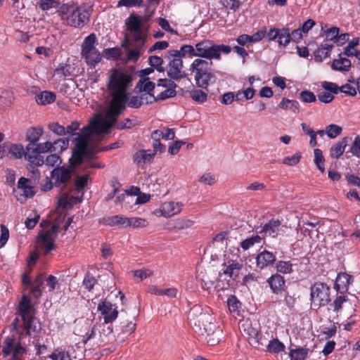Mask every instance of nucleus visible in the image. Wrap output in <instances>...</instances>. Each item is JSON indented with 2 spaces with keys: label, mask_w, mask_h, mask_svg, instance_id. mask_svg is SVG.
Segmentation results:
<instances>
[{
  "label": "nucleus",
  "mask_w": 360,
  "mask_h": 360,
  "mask_svg": "<svg viewBox=\"0 0 360 360\" xmlns=\"http://www.w3.org/2000/svg\"><path fill=\"white\" fill-rule=\"evenodd\" d=\"M98 343L101 345L109 342V337L113 332L112 323H105L103 322L101 324H98Z\"/></svg>",
  "instance_id": "nucleus-23"
},
{
  "label": "nucleus",
  "mask_w": 360,
  "mask_h": 360,
  "mask_svg": "<svg viewBox=\"0 0 360 360\" xmlns=\"http://www.w3.org/2000/svg\"><path fill=\"white\" fill-rule=\"evenodd\" d=\"M333 48L332 44H321L314 53L315 59L321 62L323 58H327Z\"/></svg>",
  "instance_id": "nucleus-34"
},
{
  "label": "nucleus",
  "mask_w": 360,
  "mask_h": 360,
  "mask_svg": "<svg viewBox=\"0 0 360 360\" xmlns=\"http://www.w3.org/2000/svg\"><path fill=\"white\" fill-rule=\"evenodd\" d=\"M96 283V280L93 276L90 274H86L83 281L84 286L89 291L94 288Z\"/></svg>",
  "instance_id": "nucleus-61"
},
{
  "label": "nucleus",
  "mask_w": 360,
  "mask_h": 360,
  "mask_svg": "<svg viewBox=\"0 0 360 360\" xmlns=\"http://www.w3.org/2000/svg\"><path fill=\"white\" fill-rule=\"evenodd\" d=\"M351 142L352 137L345 136L333 145L330 148L331 158L340 157L345 152L346 147L349 146Z\"/></svg>",
  "instance_id": "nucleus-22"
},
{
  "label": "nucleus",
  "mask_w": 360,
  "mask_h": 360,
  "mask_svg": "<svg viewBox=\"0 0 360 360\" xmlns=\"http://www.w3.org/2000/svg\"><path fill=\"white\" fill-rule=\"evenodd\" d=\"M57 12L63 24L77 28L83 27L90 20V13L75 3L63 4Z\"/></svg>",
  "instance_id": "nucleus-3"
},
{
  "label": "nucleus",
  "mask_w": 360,
  "mask_h": 360,
  "mask_svg": "<svg viewBox=\"0 0 360 360\" xmlns=\"http://www.w3.org/2000/svg\"><path fill=\"white\" fill-rule=\"evenodd\" d=\"M160 135H162L160 129L154 130L151 133L153 152L150 150H141V153H143L141 158H153L155 155H160L165 151L166 146L160 142Z\"/></svg>",
  "instance_id": "nucleus-16"
},
{
  "label": "nucleus",
  "mask_w": 360,
  "mask_h": 360,
  "mask_svg": "<svg viewBox=\"0 0 360 360\" xmlns=\"http://www.w3.org/2000/svg\"><path fill=\"white\" fill-rule=\"evenodd\" d=\"M300 98L304 102V103H313L315 102L316 100L315 94L308 90L302 91L300 94Z\"/></svg>",
  "instance_id": "nucleus-53"
},
{
  "label": "nucleus",
  "mask_w": 360,
  "mask_h": 360,
  "mask_svg": "<svg viewBox=\"0 0 360 360\" xmlns=\"http://www.w3.org/2000/svg\"><path fill=\"white\" fill-rule=\"evenodd\" d=\"M210 316L206 314H200L199 316V321L202 322L205 321L208 322V325L203 324V329L206 333V339L207 343L210 345H214L218 343L220 340L221 335V330L219 329L215 324L209 321Z\"/></svg>",
  "instance_id": "nucleus-12"
},
{
  "label": "nucleus",
  "mask_w": 360,
  "mask_h": 360,
  "mask_svg": "<svg viewBox=\"0 0 360 360\" xmlns=\"http://www.w3.org/2000/svg\"><path fill=\"white\" fill-rule=\"evenodd\" d=\"M149 64L153 68H155L158 72H163L165 68L162 66L163 64V59L158 56H151L148 58Z\"/></svg>",
  "instance_id": "nucleus-47"
},
{
  "label": "nucleus",
  "mask_w": 360,
  "mask_h": 360,
  "mask_svg": "<svg viewBox=\"0 0 360 360\" xmlns=\"http://www.w3.org/2000/svg\"><path fill=\"white\" fill-rule=\"evenodd\" d=\"M142 24V17L135 13H131L125 20L127 32L122 46L125 47L127 44L134 49L128 51L127 58L129 60H136L139 58L141 50L146 41L147 35L143 31Z\"/></svg>",
  "instance_id": "nucleus-2"
},
{
  "label": "nucleus",
  "mask_w": 360,
  "mask_h": 360,
  "mask_svg": "<svg viewBox=\"0 0 360 360\" xmlns=\"http://www.w3.org/2000/svg\"><path fill=\"white\" fill-rule=\"evenodd\" d=\"M59 232V226L53 224L47 231H41L37 238V245L42 250L44 255L49 254L55 248V240Z\"/></svg>",
  "instance_id": "nucleus-9"
},
{
  "label": "nucleus",
  "mask_w": 360,
  "mask_h": 360,
  "mask_svg": "<svg viewBox=\"0 0 360 360\" xmlns=\"http://www.w3.org/2000/svg\"><path fill=\"white\" fill-rule=\"evenodd\" d=\"M162 135H160V139H162L166 141L173 140L175 137V132L173 129L165 127L164 131L160 130Z\"/></svg>",
  "instance_id": "nucleus-58"
},
{
  "label": "nucleus",
  "mask_w": 360,
  "mask_h": 360,
  "mask_svg": "<svg viewBox=\"0 0 360 360\" xmlns=\"http://www.w3.org/2000/svg\"><path fill=\"white\" fill-rule=\"evenodd\" d=\"M308 351V349L303 347L290 349L289 356L291 360H304L307 356Z\"/></svg>",
  "instance_id": "nucleus-38"
},
{
  "label": "nucleus",
  "mask_w": 360,
  "mask_h": 360,
  "mask_svg": "<svg viewBox=\"0 0 360 360\" xmlns=\"http://www.w3.org/2000/svg\"><path fill=\"white\" fill-rule=\"evenodd\" d=\"M49 129L58 136L66 134L65 127L58 123H52L49 125Z\"/></svg>",
  "instance_id": "nucleus-60"
},
{
  "label": "nucleus",
  "mask_w": 360,
  "mask_h": 360,
  "mask_svg": "<svg viewBox=\"0 0 360 360\" xmlns=\"http://www.w3.org/2000/svg\"><path fill=\"white\" fill-rule=\"evenodd\" d=\"M349 150L346 151V154H350L352 156L360 158V136H355L354 139H352Z\"/></svg>",
  "instance_id": "nucleus-40"
},
{
  "label": "nucleus",
  "mask_w": 360,
  "mask_h": 360,
  "mask_svg": "<svg viewBox=\"0 0 360 360\" xmlns=\"http://www.w3.org/2000/svg\"><path fill=\"white\" fill-rule=\"evenodd\" d=\"M97 43V38L94 33L90 34L89 36L84 38L82 44V53L87 51L95 49L96 44Z\"/></svg>",
  "instance_id": "nucleus-37"
},
{
  "label": "nucleus",
  "mask_w": 360,
  "mask_h": 360,
  "mask_svg": "<svg viewBox=\"0 0 360 360\" xmlns=\"http://www.w3.org/2000/svg\"><path fill=\"white\" fill-rule=\"evenodd\" d=\"M321 86L326 91L330 92L331 94H338L340 92V87L333 82H323L321 84Z\"/></svg>",
  "instance_id": "nucleus-55"
},
{
  "label": "nucleus",
  "mask_w": 360,
  "mask_h": 360,
  "mask_svg": "<svg viewBox=\"0 0 360 360\" xmlns=\"http://www.w3.org/2000/svg\"><path fill=\"white\" fill-rule=\"evenodd\" d=\"M19 314L23 321V328L26 335H31L39 329L34 320V309L30 303V299L23 295L18 307Z\"/></svg>",
  "instance_id": "nucleus-7"
},
{
  "label": "nucleus",
  "mask_w": 360,
  "mask_h": 360,
  "mask_svg": "<svg viewBox=\"0 0 360 360\" xmlns=\"http://www.w3.org/2000/svg\"><path fill=\"white\" fill-rule=\"evenodd\" d=\"M58 205L65 209L72 207V202L70 201V196L68 193H64L58 199Z\"/></svg>",
  "instance_id": "nucleus-57"
},
{
  "label": "nucleus",
  "mask_w": 360,
  "mask_h": 360,
  "mask_svg": "<svg viewBox=\"0 0 360 360\" xmlns=\"http://www.w3.org/2000/svg\"><path fill=\"white\" fill-rule=\"evenodd\" d=\"M2 354L4 356L12 355L10 360H25L27 349L20 341H16L14 335L7 336L3 342Z\"/></svg>",
  "instance_id": "nucleus-8"
},
{
  "label": "nucleus",
  "mask_w": 360,
  "mask_h": 360,
  "mask_svg": "<svg viewBox=\"0 0 360 360\" xmlns=\"http://www.w3.org/2000/svg\"><path fill=\"white\" fill-rule=\"evenodd\" d=\"M227 305L230 311L235 312L240 307V302L238 300L236 296L231 295L228 298Z\"/></svg>",
  "instance_id": "nucleus-54"
},
{
  "label": "nucleus",
  "mask_w": 360,
  "mask_h": 360,
  "mask_svg": "<svg viewBox=\"0 0 360 360\" xmlns=\"http://www.w3.org/2000/svg\"><path fill=\"white\" fill-rule=\"evenodd\" d=\"M290 41V33L288 28H282L280 30L278 35V42L279 45L286 46Z\"/></svg>",
  "instance_id": "nucleus-43"
},
{
  "label": "nucleus",
  "mask_w": 360,
  "mask_h": 360,
  "mask_svg": "<svg viewBox=\"0 0 360 360\" xmlns=\"http://www.w3.org/2000/svg\"><path fill=\"white\" fill-rule=\"evenodd\" d=\"M105 323H112L118 316L117 307L107 300L101 301L97 307Z\"/></svg>",
  "instance_id": "nucleus-15"
},
{
  "label": "nucleus",
  "mask_w": 360,
  "mask_h": 360,
  "mask_svg": "<svg viewBox=\"0 0 360 360\" xmlns=\"http://www.w3.org/2000/svg\"><path fill=\"white\" fill-rule=\"evenodd\" d=\"M249 338L252 339L255 347L266 346L272 338V335L268 332L257 331L256 329L249 327L248 329Z\"/></svg>",
  "instance_id": "nucleus-17"
},
{
  "label": "nucleus",
  "mask_w": 360,
  "mask_h": 360,
  "mask_svg": "<svg viewBox=\"0 0 360 360\" xmlns=\"http://www.w3.org/2000/svg\"><path fill=\"white\" fill-rule=\"evenodd\" d=\"M148 225V222L143 218L138 217H124V228L133 227V228H141L146 227Z\"/></svg>",
  "instance_id": "nucleus-32"
},
{
  "label": "nucleus",
  "mask_w": 360,
  "mask_h": 360,
  "mask_svg": "<svg viewBox=\"0 0 360 360\" xmlns=\"http://www.w3.org/2000/svg\"><path fill=\"white\" fill-rule=\"evenodd\" d=\"M196 57L201 59L206 58L212 61V59L219 60L221 53L229 54L231 48L228 45L216 44L212 41L205 39L197 43L195 46Z\"/></svg>",
  "instance_id": "nucleus-6"
},
{
  "label": "nucleus",
  "mask_w": 360,
  "mask_h": 360,
  "mask_svg": "<svg viewBox=\"0 0 360 360\" xmlns=\"http://www.w3.org/2000/svg\"><path fill=\"white\" fill-rule=\"evenodd\" d=\"M193 224V221L189 219H179L175 221L173 229L175 231L183 230L191 227Z\"/></svg>",
  "instance_id": "nucleus-49"
},
{
  "label": "nucleus",
  "mask_w": 360,
  "mask_h": 360,
  "mask_svg": "<svg viewBox=\"0 0 360 360\" xmlns=\"http://www.w3.org/2000/svg\"><path fill=\"white\" fill-rule=\"evenodd\" d=\"M136 323L133 320L123 319L120 322V331L123 334L129 335L134 332Z\"/></svg>",
  "instance_id": "nucleus-41"
},
{
  "label": "nucleus",
  "mask_w": 360,
  "mask_h": 360,
  "mask_svg": "<svg viewBox=\"0 0 360 360\" xmlns=\"http://www.w3.org/2000/svg\"><path fill=\"white\" fill-rule=\"evenodd\" d=\"M59 4V0H40L39 3V6L42 11L56 8Z\"/></svg>",
  "instance_id": "nucleus-52"
},
{
  "label": "nucleus",
  "mask_w": 360,
  "mask_h": 360,
  "mask_svg": "<svg viewBox=\"0 0 360 360\" xmlns=\"http://www.w3.org/2000/svg\"><path fill=\"white\" fill-rule=\"evenodd\" d=\"M311 300L319 307L328 304L330 302V287L323 283H315L311 287Z\"/></svg>",
  "instance_id": "nucleus-10"
},
{
  "label": "nucleus",
  "mask_w": 360,
  "mask_h": 360,
  "mask_svg": "<svg viewBox=\"0 0 360 360\" xmlns=\"http://www.w3.org/2000/svg\"><path fill=\"white\" fill-rule=\"evenodd\" d=\"M56 100V94L52 91H44L35 96V101L38 104L47 105Z\"/></svg>",
  "instance_id": "nucleus-29"
},
{
  "label": "nucleus",
  "mask_w": 360,
  "mask_h": 360,
  "mask_svg": "<svg viewBox=\"0 0 360 360\" xmlns=\"http://www.w3.org/2000/svg\"><path fill=\"white\" fill-rule=\"evenodd\" d=\"M176 88V87L167 88V89L163 91L162 92H161L156 96V99L158 101H164L165 99H167L169 98H173V97L176 96V91L175 90Z\"/></svg>",
  "instance_id": "nucleus-51"
},
{
  "label": "nucleus",
  "mask_w": 360,
  "mask_h": 360,
  "mask_svg": "<svg viewBox=\"0 0 360 360\" xmlns=\"http://www.w3.org/2000/svg\"><path fill=\"white\" fill-rule=\"evenodd\" d=\"M101 221L107 226H124V217L123 215L117 214L111 217H103Z\"/></svg>",
  "instance_id": "nucleus-33"
},
{
  "label": "nucleus",
  "mask_w": 360,
  "mask_h": 360,
  "mask_svg": "<svg viewBox=\"0 0 360 360\" xmlns=\"http://www.w3.org/2000/svg\"><path fill=\"white\" fill-rule=\"evenodd\" d=\"M142 0H120L117 3V7L126 6L132 7L135 6H141Z\"/></svg>",
  "instance_id": "nucleus-59"
},
{
  "label": "nucleus",
  "mask_w": 360,
  "mask_h": 360,
  "mask_svg": "<svg viewBox=\"0 0 360 360\" xmlns=\"http://www.w3.org/2000/svg\"><path fill=\"white\" fill-rule=\"evenodd\" d=\"M223 274L229 278L237 277L243 267V264L236 261H231L228 265L224 264Z\"/></svg>",
  "instance_id": "nucleus-28"
},
{
  "label": "nucleus",
  "mask_w": 360,
  "mask_h": 360,
  "mask_svg": "<svg viewBox=\"0 0 360 360\" xmlns=\"http://www.w3.org/2000/svg\"><path fill=\"white\" fill-rule=\"evenodd\" d=\"M167 54L170 57H178L179 58L185 57L186 54L191 57L196 56L195 47L191 45H183L180 50H169Z\"/></svg>",
  "instance_id": "nucleus-26"
},
{
  "label": "nucleus",
  "mask_w": 360,
  "mask_h": 360,
  "mask_svg": "<svg viewBox=\"0 0 360 360\" xmlns=\"http://www.w3.org/2000/svg\"><path fill=\"white\" fill-rule=\"evenodd\" d=\"M267 282L272 291L276 294L281 292L285 285L284 278L278 274L272 275Z\"/></svg>",
  "instance_id": "nucleus-25"
},
{
  "label": "nucleus",
  "mask_w": 360,
  "mask_h": 360,
  "mask_svg": "<svg viewBox=\"0 0 360 360\" xmlns=\"http://www.w3.org/2000/svg\"><path fill=\"white\" fill-rule=\"evenodd\" d=\"M13 158H32L27 154V147L21 143H11L8 142L0 145V158H4L8 155Z\"/></svg>",
  "instance_id": "nucleus-13"
},
{
  "label": "nucleus",
  "mask_w": 360,
  "mask_h": 360,
  "mask_svg": "<svg viewBox=\"0 0 360 360\" xmlns=\"http://www.w3.org/2000/svg\"><path fill=\"white\" fill-rule=\"evenodd\" d=\"M184 206L181 202L167 201L163 202L158 209L155 210L153 213L157 217L169 218L180 213Z\"/></svg>",
  "instance_id": "nucleus-14"
},
{
  "label": "nucleus",
  "mask_w": 360,
  "mask_h": 360,
  "mask_svg": "<svg viewBox=\"0 0 360 360\" xmlns=\"http://www.w3.org/2000/svg\"><path fill=\"white\" fill-rule=\"evenodd\" d=\"M51 142L46 141L44 143L37 142L30 150H27V154L32 158H39L38 155L42 153H51Z\"/></svg>",
  "instance_id": "nucleus-24"
},
{
  "label": "nucleus",
  "mask_w": 360,
  "mask_h": 360,
  "mask_svg": "<svg viewBox=\"0 0 360 360\" xmlns=\"http://www.w3.org/2000/svg\"><path fill=\"white\" fill-rule=\"evenodd\" d=\"M49 358L51 360H71L68 352L60 349H56L49 356Z\"/></svg>",
  "instance_id": "nucleus-48"
},
{
  "label": "nucleus",
  "mask_w": 360,
  "mask_h": 360,
  "mask_svg": "<svg viewBox=\"0 0 360 360\" xmlns=\"http://www.w3.org/2000/svg\"><path fill=\"white\" fill-rule=\"evenodd\" d=\"M193 101L199 103H205L207 99V94L201 89H194L190 92Z\"/></svg>",
  "instance_id": "nucleus-46"
},
{
  "label": "nucleus",
  "mask_w": 360,
  "mask_h": 360,
  "mask_svg": "<svg viewBox=\"0 0 360 360\" xmlns=\"http://www.w3.org/2000/svg\"><path fill=\"white\" fill-rule=\"evenodd\" d=\"M84 323L88 328V330L82 335V342L86 344L89 340L96 338V332H98V324H94L90 327L89 321L87 319L84 321Z\"/></svg>",
  "instance_id": "nucleus-30"
},
{
  "label": "nucleus",
  "mask_w": 360,
  "mask_h": 360,
  "mask_svg": "<svg viewBox=\"0 0 360 360\" xmlns=\"http://www.w3.org/2000/svg\"><path fill=\"white\" fill-rule=\"evenodd\" d=\"M155 87L154 82L150 81L149 77L141 79L136 84V89L140 92L152 93Z\"/></svg>",
  "instance_id": "nucleus-31"
},
{
  "label": "nucleus",
  "mask_w": 360,
  "mask_h": 360,
  "mask_svg": "<svg viewBox=\"0 0 360 360\" xmlns=\"http://www.w3.org/2000/svg\"><path fill=\"white\" fill-rule=\"evenodd\" d=\"M70 65L60 64L58 67L56 69L55 72L56 75L65 78L67 77L71 76L72 75L71 72L70 71Z\"/></svg>",
  "instance_id": "nucleus-56"
},
{
  "label": "nucleus",
  "mask_w": 360,
  "mask_h": 360,
  "mask_svg": "<svg viewBox=\"0 0 360 360\" xmlns=\"http://www.w3.org/2000/svg\"><path fill=\"white\" fill-rule=\"evenodd\" d=\"M262 237L259 235L252 236L251 237L242 240L240 245L243 250H248L250 248L253 247L254 245L259 244L262 242Z\"/></svg>",
  "instance_id": "nucleus-39"
},
{
  "label": "nucleus",
  "mask_w": 360,
  "mask_h": 360,
  "mask_svg": "<svg viewBox=\"0 0 360 360\" xmlns=\"http://www.w3.org/2000/svg\"><path fill=\"white\" fill-rule=\"evenodd\" d=\"M85 159H69V165H58L51 172V178L54 182V186L60 187L64 188L68 183L71 180L72 173L75 172V169L78 167L83 166V170H86L89 167H96V166L90 162H84Z\"/></svg>",
  "instance_id": "nucleus-4"
},
{
  "label": "nucleus",
  "mask_w": 360,
  "mask_h": 360,
  "mask_svg": "<svg viewBox=\"0 0 360 360\" xmlns=\"http://www.w3.org/2000/svg\"><path fill=\"white\" fill-rule=\"evenodd\" d=\"M169 62L167 68V76L174 81H180L187 77V74L183 70L184 62L178 57H170L168 55Z\"/></svg>",
  "instance_id": "nucleus-11"
},
{
  "label": "nucleus",
  "mask_w": 360,
  "mask_h": 360,
  "mask_svg": "<svg viewBox=\"0 0 360 360\" xmlns=\"http://www.w3.org/2000/svg\"><path fill=\"white\" fill-rule=\"evenodd\" d=\"M266 347L267 352L273 354H278L285 349V345L277 338H273L270 340Z\"/></svg>",
  "instance_id": "nucleus-36"
},
{
  "label": "nucleus",
  "mask_w": 360,
  "mask_h": 360,
  "mask_svg": "<svg viewBox=\"0 0 360 360\" xmlns=\"http://www.w3.org/2000/svg\"><path fill=\"white\" fill-rule=\"evenodd\" d=\"M185 144V142L182 141H176L173 142L168 148V152L171 155H175L179 151L181 146Z\"/></svg>",
  "instance_id": "nucleus-63"
},
{
  "label": "nucleus",
  "mask_w": 360,
  "mask_h": 360,
  "mask_svg": "<svg viewBox=\"0 0 360 360\" xmlns=\"http://www.w3.org/2000/svg\"><path fill=\"white\" fill-rule=\"evenodd\" d=\"M212 62L201 58L195 59L191 64L189 70L194 73L196 86L202 89H207L217 81V77L212 72Z\"/></svg>",
  "instance_id": "nucleus-5"
},
{
  "label": "nucleus",
  "mask_w": 360,
  "mask_h": 360,
  "mask_svg": "<svg viewBox=\"0 0 360 360\" xmlns=\"http://www.w3.org/2000/svg\"><path fill=\"white\" fill-rule=\"evenodd\" d=\"M347 300V297L340 295L336 297L333 304V310L338 312L342 307V304Z\"/></svg>",
  "instance_id": "nucleus-62"
},
{
  "label": "nucleus",
  "mask_w": 360,
  "mask_h": 360,
  "mask_svg": "<svg viewBox=\"0 0 360 360\" xmlns=\"http://www.w3.org/2000/svg\"><path fill=\"white\" fill-rule=\"evenodd\" d=\"M69 139L67 138L58 139L53 143H51V153L52 154L46 158H60V155L68 148Z\"/></svg>",
  "instance_id": "nucleus-21"
},
{
  "label": "nucleus",
  "mask_w": 360,
  "mask_h": 360,
  "mask_svg": "<svg viewBox=\"0 0 360 360\" xmlns=\"http://www.w3.org/2000/svg\"><path fill=\"white\" fill-rule=\"evenodd\" d=\"M340 30L337 27H332L330 29H328L326 33V39L328 40L333 41L334 42L336 41V39L338 37Z\"/></svg>",
  "instance_id": "nucleus-64"
},
{
  "label": "nucleus",
  "mask_w": 360,
  "mask_h": 360,
  "mask_svg": "<svg viewBox=\"0 0 360 360\" xmlns=\"http://www.w3.org/2000/svg\"><path fill=\"white\" fill-rule=\"evenodd\" d=\"M276 262V256L268 250L259 252L256 257L257 266L260 269L269 267Z\"/></svg>",
  "instance_id": "nucleus-20"
},
{
  "label": "nucleus",
  "mask_w": 360,
  "mask_h": 360,
  "mask_svg": "<svg viewBox=\"0 0 360 360\" xmlns=\"http://www.w3.org/2000/svg\"><path fill=\"white\" fill-rule=\"evenodd\" d=\"M131 77L123 71L114 70L110 76L108 88L111 100L105 112V118L96 117L89 125L84 127L72 139L73 147L70 158H91L100 150L98 140L94 135L100 136L109 132L115 124L118 117L126 109L128 100L127 90Z\"/></svg>",
  "instance_id": "nucleus-1"
},
{
  "label": "nucleus",
  "mask_w": 360,
  "mask_h": 360,
  "mask_svg": "<svg viewBox=\"0 0 360 360\" xmlns=\"http://www.w3.org/2000/svg\"><path fill=\"white\" fill-rule=\"evenodd\" d=\"M44 134V128L41 126L31 127L28 128L25 133V140L28 142L27 150H30Z\"/></svg>",
  "instance_id": "nucleus-19"
},
{
  "label": "nucleus",
  "mask_w": 360,
  "mask_h": 360,
  "mask_svg": "<svg viewBox=\"0 0 360 360\" xmlns=\"http://www.w3.org/2000/svg\"><path fill=\"white\" fill-rule=\"evenodd\" d=\"M349 276L345 273L339 274L335 283V288L338 291L349 284Z\"/></svg>",
  "instance_id": "nucleus-42"
},
{
  "label": "nucleus",
  "mask_w": 360,
  "mask_h": 360,
  "mask_svg": "<svg viewBox=\"0 0 360 360\" xmlns=\"http://www.w3.org/2000/svg\"><path fill=\"white\" fill-rule=\"evenodd\" d=\"M281 230V222L278 219H272L262 226L259 233L264 236L275 238Z\"/></svg>",
  "instance_id": "nucleus-18"
},
{
  "label": "nucleus",
  "mask_w": 360,
  "mask_h": 360,
  "mask_svg": "<svg viewBox=\"0 0 360 360\" xmlns=\"http://www.w3.org/2000/svg\"><path fill=\"white\" fill-rule=\"evenodd\" d=\"M342 131V128L337 124H331L326 127V134L330 139H335Z\"/></svg>",
  "instance_id": "nucleus-45"
},
{
  "label": "nucleus",
  "mask_w": 360,
  "mask_h": 360,
  "mask_svg": "<svg viewBox=\"0 0 360 360\" xmlns=\"http://www.w3.org/2000/svg\"><path fill=\"white\" fill-rule=\"evenodd\" d=\"M89 179V174L87 172L83 175H79L75 179V188L77 192H79L84 189L88 184V180Z\"/></svg>",
  "instance_id": "nucleus-44"
},
{
  "label": "nucleus",
  "mask_w": 360,
  "mask_h": 360,
  "mask_svg": "<svg viewBox=\"0 0 360 360\" xmlns=\"http://www.w3.org/2000/svg\"><path fill=\"white\" fill-rule=\"evenodd\" d=\"M82 56L84 58L88 65L95 68L101 61V56L98 50L95 48L82 53Z\"/></svg>",
  "instance_id": "nucleus-27"
},
{
  "label": "nucleus",
  "mask_w": 360,
  "mask_h": 360,
  "mask_svg": "<svg viewBox=\"0 0 360 360\" xmlns=\"http://www.w3.org/2000/svg\"><path fill=\"white\" fill-rule=\"evenodd\" d=\"M279 108L290 110L295 114L300 112V105L297 101L283 98L278 105Z\"/></svg>",
  "instance_id": "nucleus-35"
},
{
  "label": "nucleus",
  "mask_w": 360,
  "mask_h": 360,
  "mask_svg": "<svg viewBox=\"0 0 360 360\" xmlns=\"http://www.w3.org/2000/svg\"><path fill=\"white\" fill-rule=\"evenodd\" d=\"M277 271L282 274H290L292 270V264L290 261H279L276 264Z\"/></svg>",
  "instance_id": "nucleus-50"
}]
</instances>
